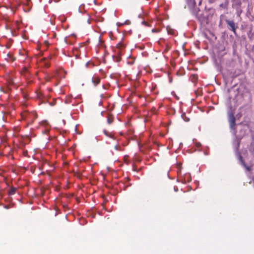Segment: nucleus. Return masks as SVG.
I'll return each instance as SVG.
<instances>
[{"label":"nucleus","instance_id":"6e6552de","mask_svg":"<svg viewBox=\"0 0 254 254\" xmlns=\"http://www.w3.org/2000/svg\"><path fill=\"white\" fill-rule=\"evenodd\" d=\"M16 190V189L15 188L12 187L10 188L8 191V194L9 195H13L15 193Z\"/></svg>","mask_w":254,"mask_h":254},{"label":"nucleus","instance_id":"412c9836","mask_svg":"<svg viewBox=\"0 0 254 254\" xmlns=\"http://www.w3.org/2000/svg\"><path fill=\"white\" fill-rule=\"evenodd\" d=\"M216 0H209V2L210 3H213Z\"/></svg>","mask_w":254,"mask_h":254},{"label":"nucleus","instance_id":"f3484780","mask_svg":"<svg viewBox=\"0 0 254 254\" xmlns=\"http://www.w3.org/2000/svg\"><path fill=\"white\" fill-rule=\"evenodd\" d=\"M114 148L117 150H120V147H119L117 145L115 146Z\"/></svg>","mask_w":254,"mask_h":254},{"label":"nucleus","instance_id":"5701e85b","mask_svg":"<svg viewBox=\"0 0 254 254\" xmlns=\"http://www.w3.org/2000/svg\"><path fill=\"white\" fill-rule=\"evenodd\" d=\"M4 208L6 209H8L9 207L7 205H5Z\"/></svg>","mask_w":254,"mask_h":254},{"label":"nucleus","instance_id":"ddd939ff","mask_svg":"<svg viewBox=\"0 0 254 254\" xmlns=\"http://www.w3.org/2000/svg\"><path fill=\"white\" fill-rule=\"evenodd\" d=\"M220 7H222L224 8H226L227 7V4L226 3H221L219 5Z\"/></svg>","mask_w":254,"mask_h":254},{"label":"nucleus","instance_id":"1a4fd4ad","mask_svg":"<svg viewBox=\"0 0 254 254\" xmlns=\"http://www.w3.org/2000/svg\"><path fill=\"white\" fill-rule=\"evenodd\" d=\"M242 12L243 10L241 8L238 7L236 9V14L238 17H240L241 14H242Z\"/></svg>","mask_w":254,"mask_h":254},{"label":"nucleus","instance_id":"2eb2a0df","mask_svg":"<svg viewBox=\"0 0 254 254\" xmlns=\"http://www.w3.org/2000/svg\"><path fill=\"white\" fill-rule=\"evenodd\" d=\"M117 47L119 49L121 48H123L124 47V45L123 44H121V43H119L118 45H117Z\"/></svg>","mask_w":254,"mask_h":254},{"label":"nucleus","instance_id":"4468645a","mask_svg":"<svg viewBox=\"0 0 254 254\" xmlns=\"http://www.w3.org/2000/svg\"><path fill=\"white\" fill-rule=\"evenodd\" d=\"M104 133L106 135H107L110 137L113 138V137L112 135L108 134V133H107V131L106 130H104Z\"/></svg>","mask_w":254,"mask_h":254},{"label":"nucleus","instance_id":"20e7f679","mask_svg":"<svg viewBox=\"0 0 254 254\" xmlns=\"http://www.w3.org/2000/svg\"><path fill=\"white\" fill-rule=\"evenodd\" d=\"M228 120L230 124V127L231 129L233 128L235 126L236 119L234 116V113L231 111H228Z\"/></svg>","mask_w":254,"mask_h":254},{"label":"nucleus","instance_id":"9d476101","mask_svg":"<svg viewBox=\"0 0 254 254\" xmlns=\"http://www.w3.org/2000/svg\"><path fill=\"white\" fill-rule=\"evenodd\" d=\"M181 117L185 122H188L190 121V119L188 117H186L185 113L182 114Z\"/></svg>","mask_w":254,"mask_h":254},{"label":"nucleus","instance_id":"f03ea898","mask_svg":"<svg viewBox=\"0 0 254 254\" xmlns=\"http://www.w3.org/2000/svg\"><path fill=\"white\" fill-rule=\"evenodd\" d=\"M225 22L229 30L232 31L235 35H237L236 29L238 27V24L233 20L226 19Z\"/></svg>","mask_w":254,"mask_h":254},{"label":"nucleus","instance_id":"f257e3e1","mask_svg":"<svg viewBox=\"0 0 254 254\" xmlns=\"http://www.w3.org/2000/svg\"><path fill=\"white\" fill-rule=\"evenodd\" d=\"M186 1L191 13L197 16L199 9L196 6V0H186Z\"/></svg>","mask_w":254,"mask_h":254},{"label":"nucleus","instance_id":"cd10ccee","mask_svg":"<svg viewBox=\"0 0 254 254\" xmlns=\"http://www.w3.org/2000/svg\"><path fill=\"white\" fill-rule=\"evenodd\" d=\"M27 4L28 5V4H28V2H28V0H27Z\"/></svg>","mask_w":254,"mask_h":254},{"label":"nucleus","instance_id":"39448f33","mask_svg":"<svg viewBox=\"0 0 254 254\" xmlns=\"http://www.w3.org/2000/svg\"><path fill=\"white\" fill-rule=\"evenodd\" d=\"M247 35L248 38L250 40H253L254 37V29L252 24L250 25L249 26V30L247 32Z\"/></svg>","mask_w":254,"mask_h":254},{"label":"nucleus","instance_id":"423d86ee","mask_svg":"<svg viewBox=\"0 0 254 254\" xmlns=\"http://www.w3.org/2000/svg\"><path fill=\"white\" fill-rule=\"evenodd\" d=\"M100 81V78L98 77H93L92 78V82L94 85L95 86H96L97 85H98Z\"/></svg>","mask_w":254,"mask_h":254},{"label":"nucleus","instance_id":"bb28decb","mask_svg":"<svg viewBox=\"0 0 254 254\" xmlns=\"http://www.w3.org/2000/svg\"><path fill=\"white\" fill-rule=\"evenodd\" d=\"M63 122L64 124H65V121H64V120H63Z\"/></svg>","mask_w":254,"mask_h":254},{"label":"nucleus","instance_id":"6ab92c4d","mask_svg":"<svg viewBox=\"0 0 254 254\" xmlns=\"http://www.w3.org/2000/svg\"><path fill=\"white\" fill-rule=\"evenodd\" d=\"M142 24L143 25H145V26H148V24H147V22H145V21H143L142 22Z\"/></svg>","mask_w":254,"mask_h":254},{"label":"nucleus","instance_id":"f8f14e48","mask_svg":"<svg viewBox=\"0 0 254 254\" xmlns=\"http://www.w3.org/2000/svg\"><path fill=\"white\" fill-rule=\"evenodd\" d=\"M130 24V21L129 20H127L124 23H120V25H123L124 24L129 25Z\"/></svg>","mask_w":254,"mask_h":254},{"label":"nucleus","instance_id":"393cba45","mask_svg":"<svg viewBox=\"0 0 254 254\" xmlns=\"http://www.w3.org/2000/svg\"><path fill=\"white\" fill-rule=\"evenodd\" d=\"M95 139H96V140H97V141H98V138H97V136L95 137Z\"/></svg>","mask_w":254,"mask_h":254},{"label":"nucleus","instance_id":"a211bd4d","mask_svg":"<svg viewBox=\"0 0 254 254\" xmlns=\"http://www.w3.org/2000/svg\"><path fill=\"white\" fill-rule=\"evenodd\" d=\"M174 191H176V192L178 191V187L177 186H175L174 187Z\"/></svg>","mask_w":254,"mask_h":254},{"label":"nucleus","instance_id":"a878e982","mask_svg":"<svg viewBox=\"0 0 254 254\" xmlns=\"http://www.w3.org/2000/svg\"><path fill=\"white\" fill-rule=\"evenodd\" d=\"M103 88L106 89V88H105V85H103Z\"/></svg>","mask_w":254,"mask_h":254},{"label":"nucleus","instance_id":"7ed1b4c3","mask_svg":"<svg viewBox=\"0 0 254 254\" xmlns=\"http://www.w3.org/2000/svg\"><path fill=\"white\" fill-rule=\"evenodd\" d=\"M239 146V143H238L237 146L236 147V155L238 157V159L239 160V163L248 171L251 170V168L248 166L246 163L245 162L244 160L243 159V157L240 154V153L238 151V147Z\"/></svg>","mask_w":254,"mask_h":254},{"label":"nucleus","instance_id":"4be33fe9","mask_svg":"<svg viewBox=\"0 0 254 254\" xmlns=\"http://www.w3.org/2000/svg\"><path fill=\"white\" fill-rule=\"evenodd\" d=\"M253 145H254V138L253 139V141L251 143V146H253Z\"/></svg>","mask_w":254,"mask_h":254},{"label":"nucleus","instance_id":"0eeeda50","mask_svg":"<svg viewBox=\"0 0 254 254\" xmlns=\"http://www.w3.org/2000/svg\"><path fill=\"white\" fill-rule=\"evenodd\" d=\"M227 107L228 108V111H231L232 112L234 113L235 109L233 108V107H232V105L231 104L230 100H229L227 102Z\"/></svg>","mask_w":254,"mask_h":254},{"label":"nucleus","instance_id":"c85d7f7f","mask_svg":"<svg viewBox=\"0 0 254 254\" xmlns=\"http://www.w3.org/2000/svg\"><path fill=\"white\" fill-rule=\"evenodd\" d=\"M78 10H79V12H80V7L79 8Z\"/></svg>","mask_w":254,"mask_h":254},{"label":"nucleus","instance_id":"9b49d317","mask_svg":"<svg viewBox=\"0 0 254 254\" xmlns=\"http://www.w3.org/2000/svg\"><path fill=\"white\" fill-rule=\"evenodd\" d=\"M193 143L195 144L196 146H197V147H200L201 145V143L200 142H196V139H193Z\"/></svg>","mask_w":254,"mask_h":254},{"label":"nucleus","instance_id":"dca6fc26","mask_svg":"<svg viewBox=\"0 0 254 254\" xmlns=\"http://www.w3.org/2000/svg\"><path fill=\"white\" fill-rule=\"evenodd\" d=\"M113 122V120H112L111 119H110L109 118H108V120H107V123L109 124H111Z\"/></svg>","mask_w":254,"mask_h":254},{"label":"nucleus","instance_id":"aec40b11","mask_svg":"<svg viewBox=\"0 0 254 254\" xmlns=\"http://www.w3.org/2000/svg\"><path fill=\"white\" fill-rule=\"evenodd\" d=\"M90 64V62H88L87 63H86V64H85V66L86 67H88V65L89 64Z\"/></svg>","mask_w":254,"mask_h":254},{"label":"nucleus","instance_id":"b1692460","mask_svg":"<svg viewBox=\"0 0 254 254\" xmlns=\"http://www.w3.org/2000/svg\"><path fill=\"white\" fill-rule=\"evenodd\" d=\"M110 77H111V78H114V75H113V74H111V75H110Z\"/></svg>","mask_w":254,"mask_h":254}]
</instances>
